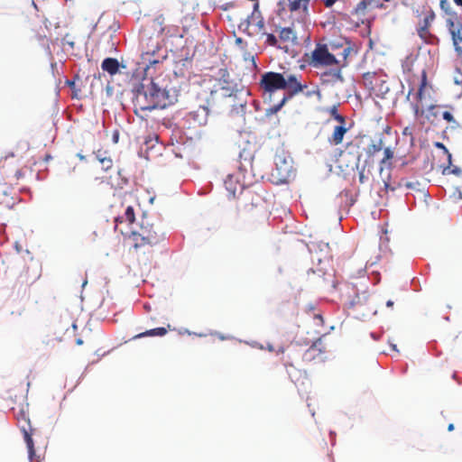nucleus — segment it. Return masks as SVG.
<instances>
[{"mask_svg":"<svg viewBox=\"0 0 462 462\" xmlns=\"http://www.w3.org/2000/svg\"><path fill=\"white\" fill-rule=\"evenodd\" d=\"M134 113L152 111L164 108L167 106V91L158 87L153 79V73L144 74L142 81L133 89Z\"/></svg>","mask_w":462,"mask_h":462,"instance_id":"nucleus-1","label":"nucleus"},{"mask_svg":"<svg viewBox=\"0 0 462 462\" xmlns=\"http://www.w3.org/2000/svg\"><path fill=\"white\" fill-rule=\"evenodd\" d=\"M257 151V143L247 142L239 152V172L238 174H228L224 181L229 198H237V196L245 189V181H241L239 175L245 178V173L253 171V162L255 152Z\"/></svg>","mask_w":462,"mask_h":462,"instance_id":"nucleus-2","label":"nucleus"},{"mask_svg":"<svg viewBox=\"0 0 462 462\" xmlns=\"http://www.w3.org/2000/svg\"><path fill=\"white\" fill-rule=\"evenodd\" d=\"M135 249L146 245L153 246L164 239V233L158 225L151 223L149 219H143L137 230H133L129 235Z\"/></svg>","mask_w":462,"mask_h":462,"instance_id":"nucleus-3","label":"nucleus"},{"mask_svg":"<svg viewBox=\"0 0 462 462\" xmlns=\"http://www.w3.org/2000/svg\"><path fill=\"white\" fill-rule=\"evenodd\" d=\"M278 35L263 32L265 35V43L269 46L278 48L288 53L290 49L299 44L297 32L292 27H279L276 30Z\"/></svg>","mask_w":462,"mask_h":462,"instance_id":"nucleus-4","label":"nucleus"},{"mask_svg":"<svg viewBox=\"0 0 462 462\" xmlns=\"http://www.w3.org/2000/svg\"><path fill=\"white\" fill-rule=\"evenodd\" d=\"M300 358L304 364L324 360L323 352L316 345H312L304 352L299 346H292L286 355L285 365L294 366V363L299 364Z\"/></svg>","mask_w":462,"mask_h":462,"instance_id":"nucleus-5","label":"nucleus"},{"mask_svg":"<svg viewBox=\"0 0 462 462\" xmlns=\"http://www.w3.org/2000/svg\"><path fill=\"white\" fill-rule=\"evenodd\" d=\"M305 56L308 64L315 69L333 67L340 63V60L328 51V45L324 43H317L311 53L305 54Z\"/></svg>","mask_w":462,"mask_h":462,"instance_id":"nucleus-6","label":"nucleus"},{"mask_svg":"<svg viewBox=\"0 0 462 462\" xmlns=\"http://www.w3.org/2000/svg\"><path fill=\"white\" fill-rule=\"evenodd\" d=\"M142 60L145 64L143 68L144 74L148 75L152 73V70L162 64L159 59H152L153 56L161 50L159 41L152 39H142Z\"/></svg>","mask_w":462,"mask_h":462,"instance_id":"nucleus-7","label":"nucleus"},{"mask_svg":"<svg viewBox=\"0 0 462 462\" xmlns=\"http://www.w3.org/2000/svg\"><path fill=\"white\" fill-rule=\"evenodd\" d=\"M236 199L238 207L246 211L261 208L265 204L263 197L250 187H245Z\"/></svg>","mask_w":462,"mask_h":462,"instance_id":"nucleus-8","label":"nucleus"},{"mask_svg":"<svg viewBox=\"0 0 462 462\" xmlns=\"http://www.w3.org/2000/svg\"><path fill=\"white\" fill-rule=\"evenodd\" d=\"M428 88L427 73L425 70L421 72L420 82L417 91L414 93L413 101L411 102V107L413 112L414 117L419 119L424 114V107L426 103V90Z\"/></svg>","mask_w":462,"mask_h":462,"instance_id":"nucleus-9","label":"nucleus"},{"mask_svg":"<svg viewBox=\"0 0 462 462\" xmlns=\"http://www.w3.org/2000/svg\"><path fill=\"white\" fill-rule=\"evenodd\" d=\"M259 86L263 93L273 94V92L284 89V74L268 71L262 75Z\"/></svg>","mask_w":462,"mask_h":462,"instance_id":"nucleus-10","label":"nucleus"},{"mask_svg":"<svg viewBox=\"0 0 462 462\" xmlns=\"http://www.w3.org/2000/svg\"><path fill=\"white\" fill-rule=\"evenodd\" d=\"M221 77L217 83L215 85V88L211 91V96L219 94L224 97H236L239 89L237 84L230 79L229 73L226 69L220 70Z\"/></svg>","mask_w":462,"mask_h":462,"instance_id":"nucleus-11","label":"nucleus"},{"mask_svg":"<svg viewBox=\"0 0 462 462\" xmlns=\"http://www.w3.org/2000/svg\"><path fill=\"white\" fill-rule=\"evenodd\" d=\"M17 420L20 424L21 430L23 433L24 441L28 448L29 457L30 459H32L33 456L35 455V450L33 440L32 439L33 430L31 426L30 419L28 415L22 410L17 414Z\"/></svg>","mask_w":462,"mask_h":462,"instance_id":"nucleus-12","label":"nucleus"},{"mask_svg":"<svg viewBox=\"0 0 462 462\" xmlns=\"http://www.w3.org/2000/svg\"><path fill=\"white\" fill-rule=\"evenodd\" d=\"M383 7V5L379 3L377 0H361L351 11V15L356 18L357 24L364 23L365 15L369 11Z\"/></svg>","mask_w":462,"mask_h":462,"instance_id":"nucleus-13","label":"nucleus"},{"mask_svg":"<svg viewBox=\"0 0 462 462\" xmlns=\"http://www.w3.org/2000/svg\"><path fill=\"white\" fill-rule=\"evenodd\" d=\"M300 79L301 76H298L296 74H284V90H287L289 93L288 99L291 97L298 95L308 88V83L306 81H301Z\"/></svg>","mask_w":462,"mask_h":462,"instance_id":"nucleus-14","label":"nucleus"},{"mask_svg":"<svg viewBox=\"0 0 462 462\" xmlns=\"http://www.w3.org/2000/svg\"><path fill=\"white\" fill-rule=\"evenodd\" d=\"M346 67L345 64L334 65L333 68L325 70L321 73L320 79L323 84L335 85L337 83L344 82L342 75V69Z\"/></svg>","mask_w":462,"mask_h":462,"instance_id":"nucleus-15","label":"nucleus"},{"mask_svg":"<svg viewBox=\"0 0 462 462\" xmlns=\"http://www.w3.org/2000/svg\"><path fill=\"white\" fill-rule=\"evenodd\" d=\"M445 23L452 40H454L462 32V23L459 17L456 13L448 14V16L445 19Z\"/></svg>","mask_w":462,"mask_h":462,"instance_id":"nucleus-16","label":"nucleus"},{"mask_svg":"<svg viewBox=\"0 0 462 462\" xmlns=\"http://www.w3.org/2000/svg\"><path fill=\"white\" fill-rule=\"evenodd\" d=\"M383 148V141L382 139H379L377 142H372L367 145V147L365 149L366 159L365 160V165H371L374 163V156L376 153L381 152Z\"/></svg>","mask_w":462,"mask_h":462,"instance_id":"nucleus-17","label":"nucleus"},{"mask_svg":"<svg viewBox=\"0 0 462 462\" xmlns=\"http://www.w3.org/2000/svg\"><path fill=\"white\" fill-rule=\"evenodd\" d=\"M434 18L435 15L431 12L429 14H427L420 23L417 32L420 38L426 39L428 37V35L430 34L429 28L430 23L433 22Z\"/></svg>","mask_w":462,"mask_h":462,"instance_id":"nucleus-18","label":"nucleus"},{"mask_svg":"<svg viewBox=\"0 0 462 462\" xmlns=\"http://www.w3.org/2000/svg\"><path fill=\"white\" fill-rule=\"evenodd\" d=\"M9 188L10 187L5 186V182L2 183L0 181V205H3L6 208H12L15 204L14 199L7 192Z\"/></svg>","mask_w":462,"mask_h":462,"instance_id":"nucleus-19","label":"nucleus"},{"mask_svg":"<svg viewBox=\"0 0 462 462\" xmlns=\"http://www.w3.org/2000/svg\"><path fill=\"white\" fill-rule=\"evenodd\" d=\"M348 128L346 125L340 124L334 128L333 134L329 137V143L334 145H338L343 142V138L345 134L347 132Z\"/></svg>","mask_w":462,"mask_h":462,"instance_id":"nucleus-20","label":"nucleus"},{"mask_svg":"<svg viewBox=\"0 0 462 462\" xmlns=\"http://www.w3.org/2000/svg\"><path fill=\"white\" fill-rule=\"evenodd\" d=\"M169 329H171L170 324H168L167 328H156L139 333L134 336L132 339H138L145 337H163L167 334Z\"/></svg>","mask_w":462,"mask_h":462,"instance_id":"nucleus-21","label":"nucleus"},{"mask_svg":"<svg viewBox=\"0 0 462 462\" xmlns=\"http://www.w3.org/2000/svg\"><path fill=\"white\" fill-rule=\"evenodd\" d=\"M101 68L103 70L108 72L110 75H115L118 71L119 62L116 59L106 58L103 60Z\"/></svg>","mask_w":462,"mask_h":462,"instance_id":"nucleus-22","label":"nucleus"},{"mask_svg":"<svg viewBox=\"0 0 462 462\" xmlns=\"http://www.w3.org/2000/svg\"><path fill=\"white\" fill-rule=\"evenodd\" d=\"M383 157L380 161V172L383 171V168L386 167L391 169L393 167L392 160L393 159L394 152L391 147H383Z\"/></svg>","mask_w":462,"mask_h":462,"instance_id":"nucleus-23","label":"nucleus"},{"mask_svg":"<svg viewBox=\"0 0 462 462\" xmlns=\"http://www.w3.org/2000/svg\"><path fill=\"white\" fill-rule=\"evenodd\" d=\"M274 162H275L277 170L280 171L281 174H283L284 176H286L290 173L291 165L287 162V160L285 158H283L280 155H276Z\"/></svg>","mask_w":462,"mask_h":462,"instance_id":"nucleus-24","label":"nucleus"},{"mask_svg":"<svg viewBox=\"0 0 462 462\" xmlns=\"http://www.w3.org/2000/svg\"><path fill=\"white\" fill-rule=\"evenodd\" d=\"M310 1V0H291L289 3V10L291 12H296L301 9L305 14H307Z\"/></svg>","mask_w":462,"mask_h":462,"instance_id":"nucleus-25","label":"nucleus"},{"mask_svg":"<svg viewBox=\"0 0 462 462\" xmlns=\"http://www.w3.org/2000/svg\"><path fill=\"white\" fill-rule=\"evenodd\" d=\"M23 176L20 170H16L14 172L9 173L5 176L4 182L5 186L14 187L18 184L19 180Z\"/></svg>","mask_w":462,"mask_h":462,"instance_id":"nucleus-26","label":"nucleus"},{"mask_svg":"<svg viewBox=\"0 0 462 462\" xmlns=\"http://www.w3.org/2000/svg\"><path fill=\"white\" fill-rule=\"evenodd\" d=\"M106 152L101 153L100 151L97 153V159L99 161L102 170L107 171L113 167V161L109 156L106 155Z\"/></svg>","mask_w":462,"mask_h":462,"instance_id":"nucleus-27","label":"nucleus"},{"mask_svg":"<svg viewBox=\"0 0 462 462\" xmlns=\"http://www.w3.org/2000/svg\"><path fill=\"white\" fill-rule=\"evenodd\" d=\"M208 116V110L206 106H199V109L193 113L194 119L198 120L199 125H205L207 123Z\"/></svg>","mask_w":462,"mask_h":462,"instance_id":"nucleus-28","label":"nucleus"},{"mask_svg":"<svg viewBox=\"0 0 462 462\" xmlns=\"http://www.w3.org/2000/svg\"><path fill=\"white\" fill-rule=\"evenodd\" d=\"M134 208L132 206H128L126 208H125V216L124 217H117L116 218V223H122L124 222L125 220L129 222L130 224L134 223Z\"/></svg>","mask_w":462,"mask_h":462,"instance_id":"nucleus-29","label":"nucleus"},{"mask_svg":"<svg viewBox=\"0 0 462 462\" xmlns=\"http://www.w3.org/2000/svg\"><path fill=\"white\" fill-rule=\"evenodd\" d=\"M249 24H254L258 28V32L263 35V32H265L263 31L264 29V21L262 17L255 15L253 14L251 20L248 22Z\"/></svg>","mask_w":462,"mask_h":462,"instance_id":"nucleus-30","label":"nucleus"},{"mask_svg":"<svg viewBox=\"0 0 462 462\" xmlns=\"http://www.w3.org/2000/svg\"><path fill=\"white\" fill-rule=\"evenodd\" d=\"M329 114L330 116L336 120L337 121L339 124H343V125H346V118L345 116H343L342 115H340L337 111V106H332L330 108H329Z\"/></svg>","mask_w":462,"mask_h":462,"instance_id":"nucleus-31","label":"nucleus"},{"mask_svg":"<svg viewBox=\"0 0 462 462\" xmlns=\"http://www.w3.org/2000/svg\"><path fill=\"white\" fill-rule=\"evenodd\" d=\"M287 100H288V97L284 96L279 104L273 105V106L268 108L266 114L271 115V114L277 113L284 106V104L287 102Z\"/></svg>","mask_w":462,"mask_h":462,"instance_id":"nucleus-32","label":"nucleus"},{"mask_svg":"<svg viewBox=\"0 0 462 462\" xmlns=\"http://www.w3.org/2000/svg\"><path fill=\"white\" fill-rule=\"evenodd\" d=\"M453 41V44L455 47V51L458 54H462V32L459 33L457 37H456Z\"/></svg>","mask_w":462,"mask_h":462,"instance_id":"nucleus-33","label":"nucleus"},{"mask_svg":"<svg viewBox=\"0 0 462 462\" xmlns=\"http://www.w3.org/2000/svg\"><path fill=\"white\" fill-rule=\"evenodd\" d=\"M352 52V48L349 47V46H346V47H344L342 51L340 52V55L342 57V60H340V64H345L346 63V66L347 65V62H346V60H347V57L349 56V54Z\"/></svg>","mask_w":462,"mask_h":462,"instance_id":"nucleus-34","label":"nucleus"},{"mask_svg":"<svg viewBox=\"0 0 462 462\" xmlns=\"http://www.w3.org/2000/svg\"><path fill=\"white\" fill-rule=\"evenodd\" d=\"M36 41L43 47H49L50 39L46 36V34H37L35 36Z\"/></svg>","mask_w":462,"mask_h":462,"instance_id":"nucleus-35","label":"nucleus"},{"mask_svg":"<svg viewBox=\"0 0 462 462\" xmlns=\"http://www.w3.org/2000/svg\"><path fill=\"white\" fill-rule=\"evenodd\" d=\"M440 8L446 13L447 16H448V14H454L448 0H440Z\"/></svg>","mask_w":462,"mask_h":462,"instance_id":"nucleus-36","label":"nucleus"},{"mask_svg":"<svg viewBox=\"0 0 462 462\" xmlns=\"http://www.w3.org/2000/svg\"><path fill=\"white\" fill-rule=\"evenodd\" d=\"M441 116L443 117V119H445L448 123H454L455 122L453 115L450 112H448V111H444L441 114Z\"/></svg>","mask_w":462,"mask_h":462,"instance_id":"nucleus-37","label":"nucleus"},{"mask_svg":"<svg viewBox=\"0 0 462 462\" xmlns=\"http://www.w3.org/2000/svg\"><path fill=\"white\" fill-rule=\"evenodd\" d=\"M436 146L444 150L445 153L448 156V163L451 164V153L448 152L446 146L441 143H437Z\"/></svg>","mask_w":462,"mask_h":462,"instance_id":"nucleus-38","label":"nucleus"},{"mask_svg":"<svg viewBox=\"0 0 462 462\" xmlns=\"http://www.w3.org/2000/svg\"><path fill=\"white\" fill-rule=\"evenodd\" d=\"M402 134L406 135V136H410L411 140H413L412 127H411V126L404 127L402 130Z\"/></svg>","mask_w":462,"mask_h":462,"instance_id":"nucleus-39","label":"nucleus"},{"mask_svg":"<svg viewBox=\"0 0 462 462\" xmlns=\"http://www.w3.org/2000/svg\"><path fill=\"white\" fill-rule=\"evenodd\" d=\"M427 106H428V110L430 112V114L433 116L437 117L439 115L438 111H435V109H437L439 107L438 106L429 105Z\"/></svg>","mask_w":462,"mask_h":462,"instance_id":"nucleus-40","label":"nucleus"},{"mask_svg":"<svg viewBox=\"0 0 462 462\" xmlns=\"http://www.w3.org/2000/svg\"><path fill=\"white\" fill-rule=\"evenodd\" d=\"M327 8L332 7L338 0H321Z\"/></svg>","mask_w":462,"mask_h":462,"instance_id":"nucleus-41","label":"nucleus"},{"mask_svg":"<svg viewBox=\"0 0 462 462\" xmlns=\"http://www.w3.org/2000/svg\"><path fill=\"white\" fill-rule=\"evenodd\" d=\"M389 179H390V176H388L387 180H383L384 189L386 190H388V189L394 190L395 188L391 186V184L389 182Z\"/></svg>","mask_w":462,"mask_h":462,"instance_id":"nucleus-42","label":"nucleus"},{"mask_svg":"<svg viewBox=\"0 0 462 462\" xmlns=\"http://www.w3.org/2000/svg\"><path fill=\"white\" fill-rule=\"evenodd\" d=\"M109 182L112 184V185H116V186H121L122 184L125 183V180H122V181H114L112 180V177L109 178Z\"/></svg>","mask_w":462,"mask_h":462,"instance_id":"nucleus-43","label":"nucleus"},{"mask_svg":"<svg viewBox=\"0 0 462 462\" xmlns=\"http://www.w3.org/2000/svg\"><path fill=\"white\" fill-rule=\"evenodd\" d=\"M156 23H157V24H158V25H159V27H160L159 32H160V33H162V32H164V30H165V28H164V27H162V22H160V21H159V19H157V20H156Z\"/></svg>","mask_w":462,"mask_h":462,"instance_id":"nucleus-44","label":"nucleus"},{"mask_svg":"<svg viewBox=\"0 0 462 462\" xmlns=\"http://www.w3.org/2000/svg\"><path fill=\"white\" fill-rule=\"evenodd\" d=\"M118 138H119V134L118 132H115L114 135H113V141L114 143H117L118 142Z\"/></svg>","mask_w":462,"mask_h":462,"instance_id":"nucleus-45","label":"nucleus"},{"mask_svg":"<svg viewBox=\"0 0 462 462\" xmlns=\"http://www.w3.org/2000/svg\"><path fill=\"white\" fill-rule=\"evenodd\" d=\"M364 180H365V175H364V173H363V172H360V173H359V180H360V182H361V183H363V182H364Z\"/></svg>","mask_w":462,"mask_h":462,"instance_id":"nucleus-46","label":"nucleus"},{"mask_svg":"<svg viewBox=\"0 0 462 462\" xmlns=\"http://www.w3.org/2000/svg\"><path fill=\"white\" fill-rule=\"evenodd\" d=\"M386 306L389 307V308H392L393 306V301L389 300L387 302H386Z\"/></svg>","mask_w":462,"mask_h":462,"instance_id":"nucleus-47","label":"nucleus"},{"mask_svg":"<svg viewBox=\"0 0 462 462\" xmlns=\"http://www.w3.org/2000/svg\"><path fill=\"white\" fill-rule=\"evenodd\" d=\"M454 430V424L450 423L448 426V431H452Z\"/></svg>","mask_w":462,"mask_h":462,"instance_id":"nucleus-48","label":"nucleus"},{"mask_svg":"<svg viewBox=\"0 0 462 462\" xmlns=\"http://www.w3.org/2000/svg\"><path fill=\"white\" fill-rule=\"evenodd\" d=\"M457 5L462 6V0H454Z\"/></svg>","mask_w":462,"mask_h":462,"instance_id":"nucleus-49","label":"nucleus"},{"mask_svg":"<svg viewBox=\"0 0 462 462\" xmlns=\"http://www.w3.org/2000/svg\"><path fill=\"white\" fill-rule=\"evenodd\" d=\"M452 172L455 174H458L460 172V170L457 168H455L454 170H452Z\"/></svg>","mask_w":462,"mask_h":462,"instance_id":"nucleus-50","label":"nucleus"},{"mask_svg":"<svg viewBox=\"0 0 462 462\" xmlns=\"http://www.w3.org/2000/svg\"><path fill=\"white\" fill-rule=\"evenodd\" d=\"M76 343H77V345H82L83 344V340L81 338H78L76 340Z\"/></svg>","mask_w":462,"mask_h":462,"instance_id":"nucleus-51","label":"nucleus"},{"mask_svg":"<svg viewBox=\"0 0 462 462\" xmlns=\"http://www.w3.org/2000/svg\"><path fill=\"white\" fill-rule=\"evenodd\" d=\"M32 5L36 10H38L37 5L34 3V1H33V0H32Z\"/></svg>","mask_w":462,"mask_h":462,"instance_id":"nucleus-52","label":"nucleus"},{"mask_svg":"<svg viewBox=\"0 0 462 462\" xmlns=\"http://www.w3.org/2000/svg\"><path fill=\"white\" fill-rule=\"evenodd\" d=\"M412 91H413V88H411V89L409 90V93H408V96H407V98H408V99H409V97H410V96H411V92H412Z\"/></svg>","mask_w":462,"mask_h":462,"instance_id":"nucleus-53","label":"nucleus"},{"mask_svg":"<svg viewBox=\"0 0 462 462\" xmlns=\"http://www.w3.org/2000/svg\"><path fill=\"white\" fill-rule=\"evenodd\" d=\"M78 156L79 157L80 160H84L85 159V157L83 155H81V154H78Z\"/></svg>","mask_w":462,"mask_h":462,"instance_id":"nucleus-54","label":"nucleus"},{"mask_svg":"<svg viewBox=\"0 0 462 462\" xmlns=\"http://www.w3.org/2000/svg\"><path fill=\"white\" fill-rule=\"evenodd\" d=\"M117 175L120 176L121 175V170H118L117 171Z\"/></svg>","mask_w":462,"mask_h":462,"instance_id":"nucleus-55","label":"nucleus"}]
</instances>
